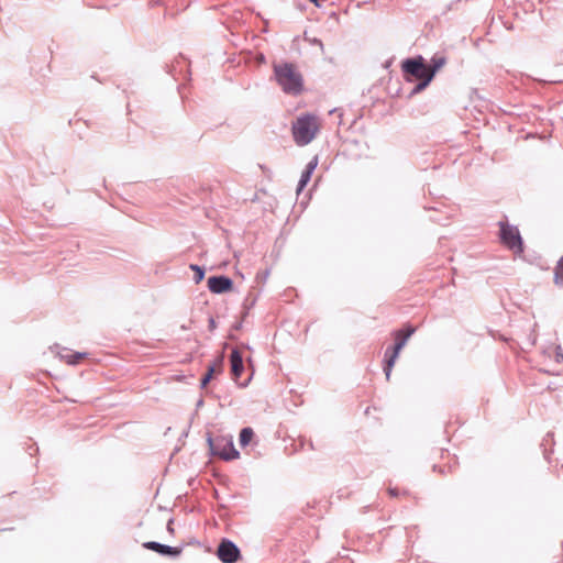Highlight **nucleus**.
<instances>
[{
	"label": "nucleus",
	"instance_id": "1",
	"mask_svg": "<svg viewBox=\"0 0 563 563\" xmlns=\"http://www.w3.org/2000/svg\"><path fill=\"white\" fill-rule=\"evenodd\" d=\"M274 75L284 92L299 95L303 89V78L295 65L288 62L274 64Z\"/></svg>",
	"mask_w": 563,
	"mask_h": 563
},
{
	"label": "nucleus",
	"instance_id": "2",
	"mask_svg": "<svg viewBox=\"0 0 563 563\" xmlns=\"http://www.w3.org/2000/svg\"><path fill=\"white\" fill-rule=\"evenodd\" d=\"M319 131L317 117L310 113L303 114L292 123V136L298 145H307Z\"/></svg>",
	"mask_w": 563,
	"mask_h": 563
},
{
	"label": "nucleus",
	"instance_id": "3",
	"mask_svg": "<svg viewBox=\"0 0 563 563\" xmlns=\"http://www.w3.org/2000/svg\"><path fill=\"white\" fill-rule=\"evenodd\" d=\"M211 455L219 456L224 461L238 459L240 453L233 444L232 437H208L207 439Z\"/></svg>",
	"mask_w": 563,
	"mask_h": 563
},
{
	"label": "nucleus",
	"instance_id": "4",
	"mask_svg": "<svg viewBox=\"0 0 563 563\" xmlns=\"http://www.w3.org/2000/svg\"><path fill=\"white\" fill-rule=\"evenodd\" d=\"M499 225L501 243L515 253H522L523 242L518 228L504 222H499Z\"/></svg>",
	"mask_w": 563,
	"mask_h": 563
},
{
	"label": "nucleus",
	"instance_id": "5",
	"mask_svg": "<svg viewBox=\"0 0 563 563\" xmlns=\"http://www.w3.org/2000/svg\"><path fill=\"white\" fill-rule=\"evenodd\" d=\"M216 554L222 563H236L241 559L239 547L225 538L220 541Z\"/></svg>",
	"mask_w": 563,
	"mask_h": 563
},
{
	"label": "nucleus",
	"instance_id": "6",
	"mask_svg": "<svg viewBox=\"0 0 563 563\" xmlns=\"http://www.w3.org/2000/svg\"><path fill=\"white\" fill-rule=\"evenodd\" d=\"M401 69L406 75L413 76L417 79L427 78L429 71L428 65L421 55L405 59L401 64Z\"/></svg>",
	"mask_w": 563,
	"mask_h": 563
},
{
	"label": "nucleus",
	"instance_id": "7",
	"mask_svg": "<svg viewBox=\"0 0 563 563\" xmlns=\"http://www.w3.org/2000/svg\"><path fill=\"white\" fill-rule=\"evenodd\" d=\"M233 280L228 276H211L208 278V288L213 294H223L231 290Z\"/></svg>",
	"mask_w": 563,
	"mask_h": 563
},
{
	"label": "nucleus",
	"instance_id": "8",
	"mask_svg": "<svg viewBox=\"0 0 563 563\" xmlns=\"http://www.w3.org/2000/svg\"><path fill=\"white\" fill-rule=\"evenodd\" d=\"M144 548L155 551L163 556L177 558L181 553V548L170 547L156 541H148L144 543Z\"/></svg>",
	"mask_w": 563,
	"mask_h": 563
},
{
	"label": "nucleus",
	"instance_id": "9",
	"mask_svg": "<svg viewBox=\"0 0 563 563\" xmlns=\"http://www.w3.org/2000/svg\"><path fill=\"white\" fill-rule=\"evenodd\" d=\"M230 363H231L232 378L235 382H239V378L241 377V375L244 371L242 354L239 352V350L234 349L231 352Z\"/></svg>",
	"mask_w": 563,
	"mask_h": 563
},
{
	"label": "nucleus",
	"instance_id": "10",
	"mask_svg": "<svg viewBox=\"0 0 563 563\" xmlns=\"http://www.w3.org/2000/svg\"><path fill=\"white\" fill-rule=\"evenodd\" d=\"M400 350L397 349L395 345L389 346L385 351V365H384V373L386 375V378L389 379L391 369L395 365V362L399 355Z\"/></svg>",
	"mask_w": 563,
	"mask_h": 563
},
{
	"label": "nucleus",
	"instance_id": "11",
	"mask_svg": "<svg viewBox=\"0 0 563 563\" xmlns=\"http://www.w3.org/2000/svg\"><path fill=\"white\" fill-rule=\"evenodd\" d=\"M416 329L411 325H406L402 329H399L394 332L395 336V346L401 351V349L406 345L408 339L415 333Z\"/></svg>",
	"mask_w": 563,
	"mask_h": 563
},
{
	"label": "nucleus",
	"instance_id": "12",
	"mask_svg": "<svg viewBox=\"0 0 563 563\" xmlns=\"http://www.w3.org/2000/svg\"><path fill=\"white\" fill-rule=\"evenodd\" d=\"M317 165H318L317 157H313V159H311L307 164V166H306L305 170L301 173L300 179L298 181L297 192H300L307 186V184L310 181L311 175H312L313 170L316 169Z\"/></svg>",
	"mask_w": 563,
	"mask_h": 563
},
{
	"label": "nucleus",
	"instance_id": "13",
	"mask_svg": "<svg viewBox=\"0 0 563 563\" xmlns=\"http://www.w3.org/2000/svg\"><path fill=\"white\" fill-rule=\"evenodd\" d=\"M446 64V57L443 54L437 53L434 54L431 59L430 64L428 65V76H431L433 79L435 73L442 68Z\"/></svg>",
	"mask_w": 563,
	"mask_h": 563
},
{
	"label": "nucleus",
	"instance_id": "14",
	"mask_svg": "<svg viewBox=\"0 0 563 563\" xmlns=\"http://www.w3.org/2000/svg\"><path fill=\"white\" fill-rule=\"evenodd\" d=\"M254 437V431L252 428L250 427H246V428H243L240 432V437H239V443L241 446H246L253 439Z\"/></svg>",
	"mask_w": 563,
	"mask_h": 563
},
{
	"label": "nucleus",
	"instance_id": "15",
	"mask_svg": "<svg viewBox=\"0 0 563 563\" xmlns=\"http://www.w3.org/2000/svg\"><path fill=\"white\" fill-rule=\"evenodd\" d=\"M60 358L65 360L69 365H76L82 357L86 356V353L75 352V353H66L59 354Z\"/></svg>",
	"mask_w": 563,
	"mask_h": 563
},
{
	"label": "nucleus",
	"instance_id": "16",
	"mask_svg": "<svg viewBox=\"0 0 563 563\" xmlns=\"http://www.w3.org/2000/svg\"><path fill=\"white\" fill-rule=\"evenodd\" d=\"M554 283L556 286H563V256L558 261L554 269Z\"/></svg>",
	"mask_w": 563,
	"mask_h": 563
},
{
	"label": "nucleus",
	"instance_id": "17",
	"mask_svg": "<svg viewBox=\"0 0 563 563\" xmlns=\"http://www.w3.org/2000/svg\"><path fill=\"white\" fill-rule=\"evenodd\" d=\"M216 372V364H211L208 366L207 373L203 375V377L200 380V387L205 388L209 382L211 380L213 374Z\"/></svg>",
	"mask_w": 563,
	"mask_h": 563
},
{
	"label": "nucleus",
	"instance_id": "18",
	"mask_svg": "<svg viewBox=\"0 0 563 563\" xmlns=\"http://www.w3.org/2000/svg\"><path fill=\"white\" fill-rule=\"evenodd\" d=\"M190 269L194 271V282L199 284L205 278V269L199 265L191 264Z\"/></svg>",
	"mask_w": 563,
	"mask_h": 563
},
{
	"label": "nucleus",
	"instance_id": "19",
	"mask_svg": "<svg viewBox=\"0 0 563 563\" xmlns=\"http://www.w3.org/2000/svg\"><path fill=\"white\" fill-rule=\"evenodd\" d=\"M419 80L420 81L413 87L411 95L418 93V92L422 91L424 88H427L429 86V84L431 82L432 78H431V76H427V78L419 79Z\"/></svg>",
	"mask_w": 563,
	"mask_h": 563
},
{
	"label": "nucleus",
	"instance_id": "20",
	"mask_svg": "<svg viewBox=\"0 0 563 563\" xmlns=\"http://www.w3.org/2000/svg\"><path fill=\"white\" fill-rule=\"evenodd\" d=\"M208 327H209V330H210V331H213V330L217 328V324H216V320H214V318H212V317H210V318H209V324H208Z\"/></svg>",
	"mask_w": 563,
	"mask_h": 563
},
{
	"label": "nucleus",
	"instance_id": "21",
	"mask_svg": "<svg viewBox=\"0 0 563 563\" xmlns=\"http://www.w3.org/2000/svg\"><path fill=\"white\" fill-rule=\"evenodd\" d=\"M388 493L391 497H397L399 495V492L397 488H389Z\"/></svg>",
	"mask_w": 563,
	"mask_h": 563
},
{
	"label": "nucleus",
	"instance_id": "22",
	"mask_svg": "<svg viewBox=\"0 0 563 563\" xmlns=\"http://www.w3.org/2000/svg\"><path fill=\"white\" fill-rule=\"evenodd\" d=\"M431 220L438 223H442V220L440 218H431Z\"/></svg>",
	"mask_w": 563,
	"mask_h": 563
},
{
	"label": "nucleus",
	"instance_id": "23",
	"mask_svg": "<svg viewBox=\"0 0 563 563\" xmlns=\"http://www.w3.org/2000/svg\"><path fill=\"white\" fill-rule=\"evenodd\" d=\"M310 1H311L312 3H314L317 7H320V5H321V4H320V2H319L320 0H310Z\"/></svg>",
	"mask_w": 563,
	"mask_h": 563
},
{
	"label": "nucleus",
	"instance_id": "24",
	"mask_svg": "<svg viewBox=\"0 0 563 563\" xmlns=\"http://www.w3.org/2000/svg\"><path fill=\"white\" fill-rule=\"evenodd\" d=\"M173 522H174V519H173V518H170V519L168 520V522H167V528H170V525H172Z\"/></svg>",
	"mask_w": 563,
	"mask_h": 563
},
{
	"label": "nucleus",
	"instance_id": "25",
	"mask_svg": "<svg viewBox=\"0 0 563 563\" xmlns=\"http://www.w3.org/2000/svg\"><path fill=\"white\" fill-rule=\"evenodd\" d=\"M247 383H249V380H247V382H245V383H242V384H241V386H242V387H245V386L247 385Z\"/></svg>",
	"mask_w": 563,
	"mask_h": 563
},
{
	"label": "nucleus",
	"instance_id": "26",
	"mask_svg": "<svg viewBox=\"0 0 563 563\" xmlns=\"http://www.w3.org/2000/svg\"><path fill=\"white\" fill-rule=\"evenodd\" d=\"M336 111H338V109H332V110L330 111V113H334V112H336Z\"/></svg>",
	"mask_w": 563,
	"mask_h": 563
}]
</instances>
